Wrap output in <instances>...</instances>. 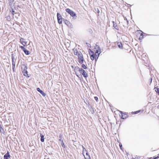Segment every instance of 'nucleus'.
I'll list each match as a JSON object with an SVG mask.
<instances>
[{
	"instance_id": "aec40b11",
	"label": "nucleus",
	"mask_w": 159,
	"mask_h": 159,
	"mask_svg": "<svg viewBox=\"0 0 159 159\" xmlns=\"http://www.w3.org/2000/svg\"><path fill=\"white\" fill-rule=\"evenodd\" d=\"M142 33L141 34L140 36L139 37L140 39H143V34H144L142 31H141Z\"/></svg>"
},
{
	"instance_id": "473e14b6",
	"label": "nucleus",
	"mask_w": 159,
	"mask_h": 159,
	"mask_svg": "<svg viewBox=\"0 0 159 159\" xmlns=\"http://www.w3.org/2000/svg\"><path fill=\"white\" fill-rule=\"evenodd\" d=\"M140 111V110H139V111H134V113L135 114H137V113H138Z\"/></svg>"
},
{
	"instance_id": "423d86ee",
	"label": "nucleus",
	"mask_w": 159,
	"mask_h": 159,
	"mask_svg": "<svg viewBox=\"0 0 159 159\" xmlns=\"http://www.w3.org/2000/svg\"><path fill=\"white\" fill-rule=\"evenodd\" d=\"M80 73L82 74L83 76L85 78H86L88 76L87 73L82 68L80 69Z\"/></svg>"
},
{
	"instance_id": "dca6fc26",
	"label": "nucleus",
	"mask_w": 159,
	"mask_h": 159,
	"mask_svg": "<svg viewBox=\"0 0 159 159\" xmlns=\"http://www.w3.org/2000/svg\"><path fill=\"white\" fill-rule=\"evenodd\" d=\"M73 53L75 55H76L78 54V51L76 49H74L73 50Z\"/></svg>"
},
{
	"instance_id": "f704fd0d",
	"label": "nucleus",
	"mask_w": 159,
	"mask_h": 159,
	"mask_svg": "<svg viewBox=\"0 0 159 159\" xmlns=\"http://www.w3.org/2000/svg\"><path fill=\"white\" fill-rule=\"evenodd\" d=\"M119 146H120V149H121V148H122V144L121 143H120L119 144Z\"/></svg>"
},
{
	"instance_id": "9d476101",
	"label": "nucleus",
	"mask_w": 159,
	"mask_h": 159,
	"mask_svg": "<svg viewBox=\"0 0 159 159\" xmlns=\"http://www.w3.org/2000/svg\"><path fill=\"white\" fill-rule=\"evenodd\" d=\"M63 20L65 24L67 26H69L70 24V22L69 21L65 19H63Z\"/></svg>"
},
{
	"instance_id": "72a5a7b5",
	"label": "nucleus",
	"mask_w": 159,
	"mask_h": 159,
	"mask_svg": "<svg viewBox=\"0 0 159 159\" xmlns=\"http://www.w3.org/2000/svg\"><path fill=\"white\" fill-rule=\"evenodd\" d=\"M94 99L97 101L98 102V97H94Z\"/></svg>"
},
{
	"instance_id": "6ab92c4d",
	"label": "nucleus",
	"mask_w": 159,
	"mask_h": 159,
	"mask_svg": "<svg viewBox=\"0 0 159 159\" xmlns=\"http://www.w3.org/2000/svg\"><path fill=\"white\" fill-rule=\"evenodd\" d=\"M118 47L120 48H122V44L121 43H118Z\"/></svg>"
},
{
	"instance_id": "37998d69",
	"label": "nucleus",
	"mask_w": 159,
	"mask_h": 159,
	"mask_svg": "<svg viewBox=\"0 0 159 159\" xmlns=\"http://www.w3.org/2000/svg\"><path fill=\"white\" fill-rule=\"evenodd\" d=\"M97 56H96V58H97Z\"/></svg>"
},
{
	"instance_id": "393cba45",
	"label": "nucleus",
	"mask_w": 159,
	"mask_h": 159,
	"mask_svg": "<svg viewBox=\"0 0 159 159\" xmlns=\"http://www.w3.org/2000/svg\"><path fill=\"white\" fill-rule=\"evenodd\" d=\"M86 156H87V157H86V158H89V159H90V156L88 154V152H86Z\"/></svg>"
},
{
	"instance_id": "58836bf2",
	"label": "nucleus",
	"mask_w": 159,
	"mask_h": 159,
	"mask_svg": "<svg viewBox=\"0 0 159 159\" xmlns=\"http://www.w3.org/2000/svg\"><path fill=\"white\" fill-rule=\"evenodd\" d=\"M112 23H113V25H114V24H116V23H115V22H114V21H112Z\"/></svg>"
},
{
	"instance_id": "bb28decb",
	"label": "nucleus",
	"mask_w": 159,
	"mask_h": 159,
	"mask_svg": "<svg viewBox=\"0 0 159 159\" xmlns=\"http://www.w3.org/2000/svg\"><path fill=\"white\" fill-rule=\"evenodd\" d=\"M10 11L12 13V15L13 16L14 15V12H15L14 10L13 9L11 8V10H10Z\"/></svg>"
},
{
	"instance_id": "6e6552de",
	"label": "nucleus",
	"mask_w": 159,
	"mask_h": 159,
	"mask_svg": "<svg viewBox=\"0 0 159 159\" xmlns=\"http://www.w3.org/2000/svg\"><path fill=\"white\" fill-rule=\"evenodd\" d=\"M24 40L25 39L23 38H21L20 39V42L24 46H25L26 45L27 43Z\"/></svg>"
},
{
	"instance_id": "412c9836",
	"label": "nucleus",
	"mask_w": 159,
	"mask_h": 159,
	"mask_svg": "<svg viewBox=\"0 0 159 159\" xmlns=\"http://www.w3.org/2000/svg\"><path fill=\"white\" fill-rule=\"evenodd\" d=\"M82 64V67L84 69H86L87 68V67L83 63H82V64Z\"/></svg>"
},
{
	"instance_id": "39448f33",
	"label": "nucleus",
	"mask_w": 159,
	"mask_h": 159,
	"mask_svg": "<svg viewBox=\"0 0 159 159\" xmlns=\"http://www.w3.org/2000/svg\"><path fill=\"white\" fill-rule=\"evenodd\" d=\"M12 60V65H16V62L17 59V56L16 53H12L11 55Z\"/></svg>"
},
{
	"instance_id": "ea45409f",
	"label": "nucleus",
	"mask_w": 159,
	"mask_h": 159,
	"mask_svg": "<svg viewBox=\"0 0 159 159\" xmlns=\"http://www.w3.org/2000/svg\"><path fill=\"white\" fill-rule=\"evenodd\" d=\"M120 113L121 114V115H122V114H123V113L122 111H120Z\"/></svg>"
},
{
	"instance_id": "4be33fe9",
	"label": "nucleus",
	"mask_w": 159,
	"mask_h": 159,
	"mask_svg": "<svg viewBox=\"0 0 159 159\" xmlns=\"http://www.w3.org/2000/svg\"><path fill=\"white\" fill-rule=\"evenodd\" d=\"M113 26L117 30H119V28L118 26L116 25V24L113 25Z\"/></svg>"
},
{
	"instance_id": "79ce46f5",
	"label": "nucleus",
	"mask_w": 159,
	"mask_h": 159,
	"mask_svg": "<svg viewBox=\"0 0 159 159\" xmlns=\"http://www.w3.org/2000/svg\"><path fill=\"white\" fill-rule=\"evenodd\" d=\"M84 158L85 159H87V158H86V157H85L84 156Z\"/></svg>"
},
{
	"instance_id": "c756f323",
	"label": "nucleus",
	"mask_w": 159,
	"mask_h": 159,
	"mask_svg": "<svg viewBox=\"0 0 159 159\" xmlns=\"http://www.w3.org/2000/svg\"><path fill=\"white\" fill-rule=\"evenodd\" d=\"M20 47L23 51H24L25 49V48L24 47V46H20Z\"/></svg>"
},
{
	"instance_id": "f8f14e48",
	"label": "nucleus",
	"mask_w": 159,
	"mask_h": 159,
	"mask_svg": "<svg viewBox=\"0 0 159 159\" xmlns=\"http://www.w3.org/2000/svg\"><path fill=\"white\" fill-rule=\"evenodd\" d=\"M128 117V115L127 114L125 113H123L121 115V118L122 119H125L126 118Z\"/></svg>"
},
{
	"instance_id": "7c9ffc66",
	"label": "nucleus",
	"mask_w": 159,
	"mask_h": 159,
	"mask_svg": "<svg viewBox=\"0 0 159 159\" xmlns=\"http://www.w3.org/2000/svg\"><path fill=\"white\" fill-rule=\"evenodd\" d=\"M59 138H60V139H59V141L62 142V140L61 139L62 138V136L61 135H59Z\"/></svg>"
},
{
	"instance_id": "c03bdc74",
	"label": "nucleus",
	"mask_w": 159,
	"mask_h": 159,
	"mask_svg": "<svg viewBox=\"0 0 159 159\" xmlns=\"http://www.w3.org/2000/svg\"><path fill=\"white\" fill-rule=\"evenodd\" d=\"M152 79H151V82L152 81Z\"/></svg>"
},
{
	"instance_id": "c85d7f7f",
	"label": "nucleus",
	"mask_w": 159,
	"mask_h": 159,
	"mask_svg": "<svg viewBox=\"0 0 159 159\" xmlns=\"http://www.w3.org/2000/svg\"><path fill=\"white\" fill-rule=\"evenodd\" d=\"M95 11L97 13H99L100 12V11L99 9L98 8L95 9Z\"/></svg>"
},
{
	"instance_id": "a878e982",
	"label": "nucleus",
	"mask_w": 159,
	"mask_h": 159,
	"mask_svg": "<svg viewBox=\"0 0 159 159\" xmlns=\"http://www.w3.org/2000/svg\"><path fill=\"white\" fill-rule=\"evenodd\" d=\"M61 145L62 146V147L63 148H65V145H64V143L63 142V140H62V142H61Z\"/></svg>"
},
{
	"instance_id": "0eeeda50",
	"label": "nucleus",
	"mask_w": 159,
	"mask_h": 159,
	"mask_svg": "<svg viewBox=\"0 0 159 159\" xmlns=\"http://www.w3.org/2000/svg\"><path fill=\"white\" fill-rule=\"evenodd\" d=\"M39 92L43 97H45L46 94L39 88H37L36 89Z\"/></svg>"
},
{
	"instance_id": "cd10ccee",
	"label": "nucleus",
	"mask_w": 159,
	"mask_h": 159,
	"mask_svg": "<svg viewBox=\"0 0 159 159\" xmlns=\"http://www.w3.org/2000/svg\"><path fill=\"white\" fill-rule=\"evenodd\" d=\"M15 65H12V70L13 72L15 71Z\"/></svg>"
},
{
	"instance_id": "2eb2a0df",
	"label": "nucleus",
	"mask_w": 159,
	"mask_h": 159,
	"mask_svg": "<svg viewBox=\"0 0 159 159\" xmlns=\"http://www.w3.org/2000/svg\"><path fill=\"white\" fill-rule=\"evenodd\" d=\"M57 18L58 19H62V17L61 14L59 13H57Z\"/></svg>"
},
{
	"instance_id": "a19ab883",
	"label": "nucleus",
	"mask_w": 159,
	"mask_h": 159,
	"mask_svg": "<svg viewBox=\"0 0 159 159\" xmlns=\"http://www.w3.org/2000/svg\"><path fill=\"white\" fill-rule=\"evenodd\" d=\"M131 6V5H130V4H128V7H130Z\"/></svg>"
},
{
	"instance_id": "7ed1b4c3",
	"label": "nucleus",
	"mask_w": 159,
	"mask_h": 159,
	"mask_svg": "<svg viewBox=\"0 0 159 159\" xmlns=\"http://www.w3.org/2000/svg\"><path fill=\"white\" fill-rule=\"evenodd\" d=\"M66 11L70 15L73 17V18L76 19L77 18V16L75 12L71 10L69 8H66Z\"/></svg>"
},
{
	"instance_id": "20e7f679",
	"label": "nucleus",
	"mask_w": 159,
	"mask_h": 159,
	"mask_svg": "<svg viewBox=\"0 0 159 159\" xmlns=\"http://www.w3.org/2000/svg\"><path fill=\"white\" fill-rule=\"evenodd\" d=\"M78 53V56L79 59V62L80 64H82V63H83V62L84 61L82 54L80 52H79Z\"/></svg>"
},
{
	"instance_id": "5701e85b",
	"label": "nucleus",
	"mask_w": 159,
	"mask_h": 159,
	"mask_svg": "<svg viewBox=\"0 0 159 159\" xmlns=\"http://www.w3.org/2000/svg\"><path fill=\"white\" fill-rule=\"evenodd\" d=\"M58 20V23L60 24H61L62 23V19H58L57 20Z\"/></svg>"
},
{
	"instance_id": "ddd939ff",
	"label": "nucleus",
	"mask_w": 159,
	"mask_h": 159,
	"mask_svg": "<svg viewBox=\"0 0 159 159\" xmlns=\"http://www.w3.org/2000/svg\"><path fill=\"white\" fill-rule=\"evenodd\" d=\"M40 134L41 137L40 140L42 142H43L44 141V136L41 133H40Z\"/></svg>"
},
{
	"instance_id": "9b49d317",
	"label": "nucleus",
	"mask_w": 159,
	"mask_h": 159,
	"mask_svg": "<svg viewBox=\"0 0 159 159\" xmlns=\"http://www.w3.org/2000/svg\"><path fill=\"white\" fill-rule=\"evenodd\" d=\"M82 69V68H80L78 67H75V68L74 70L75 72L76 73V72L77 71H79L80 72V69Z\"/></svg>"
},
{
	"instance_id": "f3484780",
	"label": "nucleus",
	"mask_w": 159,
	"mask_h": 159,
	"mask_svg": "<svg viewBox=\"0 0 159 159\" xmlns=\"http://www.w3.org/2000/svg\"><path fill=\"white\" fill-rule=\"evenodd\" d=\"M23 51L26 55H28L30 54L29 51L27 50L26 49H25Z\"/></svg>"
},
{
	"instance_id": "f257e3e1",
	"label": "nucleus",
	"mask_w": 159,
	"mask_h": 159,
	"mask_svg": "<svg viewBox=\"0 0 159 159\" xmlns=\"http://www.w3.org/2000/svg\"><path fill=\"white\" fill-rule=\"evenodd\" d=\"M96 48H97V49L96 50L95 53L90 49H89L90 52L89 54L90 55V58L93 61L95 59V61H97L100 54L101 49L97 45H96Z\"/></svg>"
},
{
	"instance_id": "e433bc0d",
	"label": "nucleus",
	"mask_w": 159,
	"mask_h": 159,
	"mask_svg": "<svg viewBox=\"0 0 159 159\" xmlns=\"http://www.w3.org/2000/svg\"><path fill=\"white\" fill-rule=\"evenodd\" d=\"M83 153L84 150H85V151H86V150L85 148H84V147L83 146Z\"/></svg>"
},
{
	"instance_id": "b1692460",
	"label": "nucleus",
	"mask_w": 159,
	"mask_h": 159,
	"mask_svg": "<svg viewBox=\"0 0 159 159\" xmlns=\"http://www.w3.org/2000/svg\"><path fill=\"white\" fill-rule=\"evenodd\" d=\"M6 20L8 21H10L11 20V17L10 16H8L7 17H6Z\"/></svg>"
},
{
	"instance_id": "1a4fd4ad",
	"label": "nucleus",
	"mask_w": 159,
	"mask_h": 159,
	"mask_svg": "<svg viewBox=\"0 0 159 159\" xmlns=\"http://www.w3.org/2000/svg\"><path fill=\"white\" fill-rule=\"evenodd\" d=\"M10 156L9 152H8L4 156V159H9L8 158H10Z\"/></svg>"
},
{
	"instance_id": "2f4dec72",
	"label": "nucleus",
	"mask_w": 159,
	"mask_h": 159,
	"mask_svg": "<svg viewBox=\"0 0 159 159\" xmlns=\"http://www.w3.org/2000/svg\"><path fill=\"white\" fill-rule=\"evenodd\" d=\"M86 44L88 47H91V45L90 43H86Z\"/></svg>"
},
{
	"instance_id": "c9c22d12",
	"label": "nucleus",
	"mask_w": 159,
	"mask_h": 159,
	"mask_svg": "<svg viewBox=\"0 0 159 159\" xmlns=\"http://www.w3.org/2000/svg\"><path fill=\"white\" fill-rule=\"evenodd\" d=\"M159 157V156H157L156 157H153V159H158V158Z\"/></svg>"
},
{
	"instance_id": "f03ea898",
	"label": "nucleus",
	"mask_w": 159,
	"mask_h": 159,
	"mask_svg": "<svg viewBox=\"0 0 159 159\" xmlns=\"http://www.w3.org/2000/svg\"><path fill=\"white\" fill-rule=\"evenodd\" d=\"M27 67L25 65V63H23L22 64L21 69L22 70V72L24 76L28 77H29L28 76V71H27Z\"/></svg>"
},
{
	"instance_id": "a211bd4d",
	"label": "nucleus",
	"mask_w": 159,
	"mask_h": 159,
	"mask_svg": "<svg viewBox=\"0 0 159 159\" xmlns=\"http://www.w3.org/2000/svg\"><path fill=\"white\" fill-rule=\"evenodd\" d=\"M154 89L156 92L159 95V88L155 87Z\"/></svg>"
},
{
	"instance_id": "4c0bfd02",
	"label": "nucleus",
	"mask_w": 159,
	"mask_h": 159,
	"mask_svg": "<svg viewBox=\"0 0 159 159\" xmlns=\"http://www.w3.org/2000/svg\"><path fill=\"white\" fill-rule=\"evenodd\" d=\"M11 2H13L14 1H15V0H10Z\"/></svg>"
},
{
	"instance_id": "4468645a",
	"label": "nucleus",
	"mask_w": 159,
	"mask_h": 159,
	"mask_svg": "<svg viewBox=\"0 0 159 159\" xmlns=\"http://www.w3.org/2000/svg\"><path fill=\"white\" fill-rule=\"evenodd\" d=\"M0 132L1 133L5 134V132L4 129L0 125Z\"/></svg>"
}]
</instances>
